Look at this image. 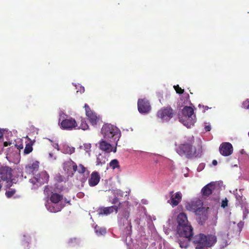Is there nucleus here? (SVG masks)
<instances>
[{
	"label": "nucleus",
	"mask_w": 249,
	"mask_h": 249,
	"mask_svg": "<svg viewBox=\"0 0 249 249\" xmlns=\"http://www.w3.org/2000/svg\"><path fill=\"white\" fill-rule=\"evenodd\" d=\"M195 213L198 216L197 221L200 225H203L208 219L207 209L203 206L198 209Z\"/></svg>",
	"instance_id": "9b49d317"
},
{
	"label": "nucleus",
	"mask_w": 249,
	"mask_h": 249,
	"mask_svg": "<svg viewBox=\"0 0 249 249\" xmlns=\"http://www.w3.org/2000/svg\"><path fill=\"white\" fill-rule=\"evenodd\" d=\"M174 88L177 93L182 94L184 92V89L179 87L178 85L174 86Z\"/></svg>",
	"instance_id": "7c9ffc66"
},
{
	"label": "nucleus",
	"mask_w": 249,
	"mask_h": 249,
	"mask_svg": "<svg viewBox=\"0 0 249 249\" xmlns=\"http://www.w3.org/2000/svg\"><path fill=\"white\" fill-rule=\"evenodd\" d=\"M17 192V190L14 188H11L6 190L5 196L7 198H10L14 196Z\"/></svg>",
	"instance_id": "5701e85b"
},
{
	"label": "nucleus",
	"mask_w": 249,
	"mask_h": 249,
	"mask_svg": "<svg viewBox=\"0 0 249 249\" xmlns=\"http://www.w3.org/2000/svg\"><path fill=\"white\" fill-rule=\"evenodd\" d=\"M60 125L63 129L72 130L76 127L77 124L75 119L70 118L63 120L60 122Z\"/></svg>",
	"instance_id": "1a4fd4ad"
},
{
	"label": "nucleus",
	"mask_w": 249,
	"mask_h": 249,
	"mask_svg": "<svg viewBox=\"0 0 249 249\" xmlns=\"http://www.w3.org/2000/svg\"><path fill=\"white\" fill-rule=\"evenodd\" d=\"M204 107H205V110H204L205 111L206 109H208L209 108L208 107H207V106H206Z\"/></svg>",
	"instance_id": "79ce46f5"
},
{
	"label": "nucleus",
	"mask_w": 249,
	"mask_h": 249,
	"mask_svg": "<svg viewBox=\"0 0 249 249\" xmlns=\"http://www.w3.org/2000/svg\"><path fill=\"white\" fill-rule=\"evenodd\" d=\"M109 166L113 169H114L116 168H119L120 165L118 160L117 159H114L111 160L109 163Z\"/></svg>",
	"instance_id": "a878e982"
},
{
	"label": "nucleus",
	"mask_w": 249,
	"mask_h": 249,
	"mask_svg": "<svg viewBox=\"0 0 249 249\" xmlns=\"http://www.w3.org/2000/svg\"><path fill=\"white\" fill-rule=\"evenodd\" d=\"M3 132L0 130V139L3 138Z\"/></svg>",
	"instance_id": "ea45409f"
},
{
	"label": "nucleus",
	"mask_w": 249,
	"mask_h": 249,
	"mask_svg": "<svg viewBox=\"0 0 249 249\" xmlns=\"http://www.w3.org/2000/svg\"><path fill=\"white\" fill-rule=\"evenodd\" d=\"M6 181V184L4 186L5 190H8L9 189H11V187L13 185V180L10 179H8L5 180Z\"/></svg>",
	"instance_id": "c85d7f7f"
},
{
	"label": "nucleus",
	"mask_w": 249,
	"mask_h": 249,
	"mask_svg": "<svg viewBox=\"0 0 249 249\" xmlns=\"http://www.w3.org/2000/svg\"><path fill=\"white\" fill-rule=\"evenodd\" d=\"M228 200L227 198L222 200L221 207L223 208H225L228 206Z\"/></svg>",
	"instance_id": "473e14b6"
},
{
	"label": "nucleus",
	"mask_w": 249,
	"mask_h": 249,
	"mask_svg": "<svg viewBox=\"0 0 249 249\" xmlns=\"http://www.w3.org/2000/svg\"><path fill=\"white\" fill-rule=\"evenodd\" d=\"M39 168V162L36 161L34 162L31 165H28L26 166L25 169L27 173H34L35 171L38 170Z\"/></svg>",
	"instance_id": "aec40b11"
},
{
	"label": "nucleus",
	"mask_w": 249,
	"mask_h": 249,
	"mask_svg": "<svg viewBox=\"0 0 249 249\" xmlns=\"http://www.w3.org/2000/svg\"><path fill=\"white\" fill-rule=\"evenodd\" d=\"M194 138L193 137L187 141L179 144L176 148V152L181 157L184 156L187 159L200 157L202 153L201 144L196 146L193 145Z\"/></svg>",
	"instance_id": "f257e3e1"
},
{
	"label": "nucleus",
	"mask_w": 249,
	"mask_h": 249,
	"mask_svg": "<svg viewBox=\"0 0 249 249\" xmlns=\"http://www.w3.org/2000/svg\"><path fill=\"white\" fill-rule=\"evenodd\" d=\"M33 151L32 144L30 143H28L26 144L24 153L25 154H28Z\"/></svg>",
	"instance_id": "bb28decb"
},
{
	"label": "nucleus",
	"mask_w": 249,
	"mask_h": 249,
	"mask_svg": "<svg viewBox=\"0 0 249 249\" xmlns=\"http://www.w3.org/2000/svg\"><path fill=\"white\" fill-rule=\"evenodd\" d=\"M49 176L47 172L44 171L35 175L33 178L30 179V182L32 183L35 188L47 183L49 180Z\"/></svg>",
	"instance_id": "39448f33"
},
{
	"label": "nucleus",
	"mask_w": 249,
	"mask_h": 249,
	"mask_svg": "<svg viewBox=\"0 0 249 249\" xmlns=\"http://www.w3.org/2000/svg\"><path fill=\"white\" fill-rule=\"evenodd\" d=\"M100 180V176L99 173L97 171H94L91 173L88 180V183L90 186L94 187L98 184Z\"/></svg>",
	"instance_id": "f3484780"
},
{
	"label": "nucleus",
	"mask_w": 249,
	"mask_h": 249,
	"mask_svg": "<svg viewBox=\"0 0 249 249\" xmlns=\"http://www.w3.org/2000/svg\"><path fill=\"white\" fill-rule=\"evenodd\" d=\"M58 178H61V177L60 176H59V177H58Z\"/></svg>",
	"instance_id": "37998d69"
},
{
	"label": "nucleus",
	"mask_w": 249,
	"mask_h": 249,
	"mask_svg": "<svg viewBox=\"0 0 249 249\" xmlns=\"http://www.w3.org/2000/svg\"><path fill=\"white\" fill-rule=\"evenodd\" d=\"M233 151V147L230 142H223L219 147V152L224 156L231 155Z\"/></svg>",
	"instance_id": "ddd939ff"
},
{
	"label": "nucleus",
	"mask_w": 249,
	"mask_h": 249,
	"mask_svg": "<svg viewBox=\"0 0 249 249\" xmlns=\"http://www.w3.org/2000/svg\"><path fill=\"white\" fill-rule=\"evenodd\" d=\"M174 111L170 106L161 108L157 113V117L162 122H168L174 116Z\"/></svg>",
	"instance_id": "423d86ee"
},
{
	"label": "nucleus",
	"mask_w": 249,
	"mask_h": 249,
	"mask_svg": "<svg viewBox=\"0 0 249 249\" xmlns=\"http://www.w3.org/2000/svg\"><path fill=\"white\" fill-rule=\"evenodd\" d=\"M177 233L181 237L185 238L191 241L194 235L193 228L188 220L184 213H180L177 218Z\"/></svg>",
	"instance_id": "f03ea898"
},
{
	"label": "nucleus",
	"mask_w": 249,
	"mask_h": 249,
	"mask_svg": "<svg viewBox=\"0 0 249 249\" xmlns=\"http://www.w3.org/2000/svg\"><path fill=\"white\" fill-rule=\"evenodd\" d=\"M216 185L214 182H211L205 186L201 190L203 196H208L211 195L216 189Z\"/></svg>",
	"instance_id": "2eb2a0df"
},
{
	"label": "nucleus",
	"mask_w": 249,
	"mask_h": 249,
	"mask_svg": "<svg viewBox=\"0 0 249 249\" xmlns=\"http://www.w3.org/2000/svg\"><path fill=\"white\" fill-rule=\"evenodd\" d=\"M138 109L141 113H146L150 111L151 106L149 101L144 98L140 99L138 101Z\"/></svg>",
	"instance_id": "6e6552de"
},
{
	"label": "nucleus",
	"mask_w": 249,
	"mask_h": 249,
	"mask_svg": "<svg viewBox=\"0 0 249 249\" xmlns=\"http://www.w3.org/2000/svg\"><path fill=\"white\" fill-rule=\"evenodd\" d=\"M182 113L187 124H184L188 127L194 125L195 123L196 115L194 114V109L191 107L185 106L182 110Z\"/></svg>",
	"instance_id": "0eeeda50"
},
{
	"label": "nucleus",
	"mask_w": 249,
	"mask_h": 249,
	"mask_svg": "<svg viewBox=\"0 0 249 249\" xmlns=\"http://www.w3.org/2000/svg\"><path fill=\"white\" fill-rule=\"evenodd\" d=\"M111 203H112V204H116L119 203V205H120V204H121V203H120V202H119V199H118V198H117V197H114V198L113 199V200H112V201Z\"/></svg>",
	"instance_id": "f704fd0d"
},
{
	"label": "nucleus",
	"mask_w": 249,
	"mask_h": 249,
	"mask_svg": "<svg viewBox=\"0 0 249 249\" xmlns=\"http://www.w3.org/2000/svg\"><path fill=\"white\" fill-rule=\"evenodd\" d=\"M129 216V213L126 211L124 212V217L126 218V220H128Z\"/></svg>",
	"instance_id": "e433bc0d"
},
{
	"label": "nucleus",
	"mask_w": 249,
	"mask_h": 249,
	"mask_svg": "<svg viewBox=\"0 0 249 249\" xmlns=\"http://www.w3.org/2000/svg\"><path fill=\"white\" fill-rule=\"evenodd\" d=\"M81 124L80 126H79V128H81L83 130H86L88 128V125L86 123V121L84 119L81 118Z\"/></svg>",
	"instance_id": "cd10ccee"
},
{
	"label": "nucleus",
	"mask_w": 249,
	"mask_h": 249,
	"mask_svg": "<svg viewBox=\"0 0 249 249\" xmlns=\"http://www.w3.org/2000/svg\"><path fill=\"white\" fill-rule=\"evenodd\" d=\"M99 148L107 153H110L111 151L116 152V147L113 150L111 145L105 140H102L99 142Z\"/></svg>",
	"instance_id": "6ab92c4d"
},
{
	"label": "nucleus",
	"mask_w": 249,
	"mask_h": 249,
	"mask_svg": "<svg viewBox=\"0 0 249 249\" xmlns=\"http://www.w3.org/2000/svg\"><path fill=\"white\" fill-rule=\"evenodd\" d=\"M84 107L86 110V116L88 117L89 122L92 125H96L99 120L98 116L90 109L88 104H85Z\"/></svg>",
	"instance_id": "f8f14e48"
},
{
	"label": "nucleus",
	"mask_w": 249,
	"mask_h": 249,
	"mask_svg": "<svg viewBox=\"0 0 249 249\" xmlns=\"http://www.w3.org/2000/svg\"><path fill=\"white\" fill-rule=\"evenodd\" d=\"M63 199V196L59 194L52 193L50 196L51 201L54 204L59 203Z\"/></svg>",
	"instance_id": "412c9836"
},
{
	"label": "nucleus",
	"mask_w": 249,
	"mask_h": 249,
	"mask_svg": "<svg viewBox=\"0 0 249 249\" xmlns=\"http://www.w3.org/2000/svg\"><path fill=\"white\" fill-rule=\"evenodd\" d=\"M212 163H213V165L215 166V165H216L217 164V161L216 160H213Z\"/></svg>",
	"instance_id": "58836bf2"
},
{
	"label": "nucleus",
	"mask_w": 249,
	"mask_h": 249,
	"mask_svg": "<svg viewBox=\"0 0 249 249\" xmlns=\"http://www.w3.org/2000/svg\"><path fill=\"white\" fill-rule=\"evenodd\" d=\"M101 133L105 139L113 142H117L121 136L119 129L115 126L109 124H104L101 128Z\"/></svg>",
	"instance_id": "20e7f679"
},
{
	"label": "nucleus",
	"mask_w": 249,
	"mask_h": 249,
	"mask_svg": "<svg viewBox=\"0 0 249 249\" xmlns=\"http://www.w3.org/2000/svg\"><path fill=\"white\" fill-rule=\"evenodd\" d=\"M95 231L97 235H104L106 233V230L105 228H100L97 226L95 227Z\"/></svg>",
	"instance_id": "393cba45"
},
{
	"label": "nucleus",
	"mask_w": 249,
	"mask_h": 249,
	"mask_svg": "<svg viewBox=\"0 0 249 249\" xmlns=\"http://www.w3.org/2000/svg\"><path fill=\"white\" fill-rule=\"evenodd\" d=\"M203 206V203L200 200L193 201L187 203L185 207L187 210L195 213L198 209Z\"/></svg>",
	"instance_id": "dca6fc26"
},
{
	"label": "nucleus",
	"mask_w": 249,
	"mask_h": 249,
	"mask_svg": "<svg viewBox=\"0 0 249 249\" xmlns=\"http://www.w3.org/2000/svg\"><path fill=\"white\" fill-rule=\"evenodd\" d=\"M72 168L74 172H75L77 170L78 171V166H77L76 164L71 160L66 161L65 163V166L64 168L66 170L67 168L68 170V168Z\"/></svg>",
	"instance_id": "4be33fe9"
},
{
	"label": "nucleus",
	"mask_w": 249,
	"mask_h": 249,
	"mask_svg": "<svg viewBox=\"0 0 249 249\" xmlns=\"http://www.w3.org/2000/svg\"><path fill=\"white\" fill-rule=\"evenodd\" d=\"M242 107L246 109H249V99H247L242 104Z\"/></svg>",
	"instance_id": "2f4dec72"
},
{
	"label": "nucleus",
	"mask_w": 249,
	"mask_h": 249,
	"mask_svg": "<svg viewBox=\"0 0 249 249\" xmlns=\"http://www.w3.org/2000/svg\"><path fill=\"white\" fill-rule=\"evenodd\" d=\"M12 169L7 166H0V178L2 180L11 179L12 177Z\"/></svg>",
	"instance_id": "9d476101"
},
{
	"label": "nucleus",
	"mask_w": 249,
	"mask_h": 249,
	"mask_svg": "<svg viewBox=\"0 0 249 249\" xmlns=\"http://www.w3.org/2000/svg\"><path fill=\"white\" fill-rule=\"evenodd\" d=\"M84 148L86 152H89L91 148V144L90 143L84 144Z\"/></svg>",
	"instance_id": "72a5a7b5"
},
{
	"label": "nucleus",
	"mask_w": 249,
	"mask_h": 249,
	"mask_svg": "<svg viewBox=\"0 0 249 249\" xmlns=\"http://www.w3.org/2000/svg\"><path fill=\"white\" fill-rule=\"evenodd\" d=\"M86 171V168L84 167V166L81 164H79L78 168V172L79 174H83Z\"/></svg>",
	"instance_id": "c756f323"
},
{
	"label": "nucleus",
	"mask_w": 249,
	"mask_h": 249,
	"mask_svg": "<svg viewBox=\"0 0 249 249\" xmlns=\"http://www.w3.org/2000/svg\"><path fill=\"white\" fill-rule=\"evenodd\" d=\"M106 159L105 157L103 156L101 154H99L97 157L96 165H102L106 163Z\"/></svg>",
	"instance_id": "b1692460"
},
{
	"label": "nucleus",
	"mask_w": 249,
	"mask_h": 249,
	"mask_svg": "<svg viewBox=\"0 0 249 249\" xmlns=\"http://www.w3.org/2000/svg\"><path fill=\"white\" fill-rule=\"evenodd\" d=\"M119 209V206L117 205H113L107 207H101L98 209V212L99 215H107L113 212L116 213H117Z\"/></svg>",
	"instance_id": "4468645a"
},
{
	"label": "nucleus",
	"mask_w": 249,
	"mask_h": 249,
	"mask_svg": "<svg viewBox=\"0 0 249 249\" xmlns=\"http://www.w3.org/2000/svg\"><path fill=\"white\" fill-rule=\"evenodd\" d=\"M191 241L196 249H202L213 246L217 242V237L214 234L205 235L200 233L193 236Z\"/></svg>",
	"instance_id": "7ed1b4c3"
},
{
	"label": "nucleus",
	"mask_w": 249,
	"mask_h": 249,
	"mask_svg": "<svg viewBox=\"0 0 249 249\" xmlns=\"http://www.w3.org/2000/svg\"><path fill=\"white\" fill-rule=\"evenodd\" d=\"M62 207H58L56 209H55L53 207V210H51V211L52 212H53V213H56V212H58L59 211H60L61 209H62Z\"/></svg>",
	"instance_id": "c9c22d12"
},
{
	"label": "nucleus",
	"mask_w": 249,
	"mask_h": 249,
	"mask_svg": "<svg viewBox=\"0 0 249 249\" xmlns=\"http://www.w3.org/2000/svg\"><path fill=\"white\" fill-rule=\"evenodd\" d=\"M174 192H170L171 195V204L173 207L177 206L181 201L182 199V195L180 192H178L173 194Z\"/></svg>",
	"instance_id": "a211bd4d"
},
{
	"label": "nucleus",
	"mask_w": 249,
	"mask_h": 249,
	"mask_svg": "<svg viewBox=\"0 0 249 249\" xmlns=\"http://www.w3.org/2000/svg\"><path fill=\"white\" fill-rule=\"evenodd\" d=\"M9 144V142H4V146L5 147L7 146Z\"/></svg>",
	"instance_id": "a19ab883"
},
{
	"label": "nucleus",
	"mask_w": 249,
	"mask_h": 249,
	"mask_svg": "<svg viewBox=\"0 0 249 249\" xmlns=\"http://www.w3.org/2000/svg\"><path fill=\"white\" fill-rule=\"evenodd\" d=\"M205 129L206 131H210L211 129V127L210 125H205Z\"/></svg>",
	"instance_id": "4c0bfd02"
}]
</instances>
